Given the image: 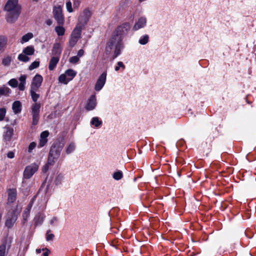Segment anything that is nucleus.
Instances as JSON below:
<instances>
[{
  "label": "nucleus",
  "mask_w": 256,
  "mask_h": 256,
  "mask_svg": "<svg viewBox=\"0 0 256 256\" xmlns=\"http://www.w3.org/2000/svg\"><path fill=\"white\" fill-rule=\"evenodd\" d=\"M50 166L48 164V162L42 168V172H46L48 170V166Z\"/></svg>",
  "instance_id": "52"
},
{
  "label": "nucleus",
  "mask_w": 256,
  "mask_h": 256,
  "mask_svg": "<svg viewBox=\"0 0 256 256\" xmlns=\"http://www.w3.org/2000/svg\"><path fill=\"white\" fill-rule=\"evenodd\" d=\"M76 144L74 142H70L66 148V154H70L74 152L76 149Z\"/></svg>",
  "instance_id": "22"
},
{
  "label": "nucleus",
  "mask_w": 256,
  "mask_h": 256,
  "mask_svg": "<svg viewBox=\"0 0 256 256\" xmlns=\"http://www.w3.org/2000/svg\"><path fill=\"white\" fill-rule=\"evenodd\" d=\"M82 15L84 17L86 18H88L89 20L90 16H91V12L88 10H85Z\"/></svg>",
  "instance_id": "45"
},
{
  "label": "nucleus",
  "mask_w": 256,
  "mask_h": 256,
  "mask_svg": "<svg viewBox=\"0 0 256 256\" xmlns=\"http://www.w3.org/2000/svg\"><path fill=\"white\" fill-rule=\"evenodd\" d=\"M106 78V72H103L98 78L95 84L94 89L96 91H100L104 86Z\"/></svg>",
  "instance_id": "8"
},
{
  "label": "nucleus",
  "mask_w": 256,
  "mask_h": 256,
  "mask_svg": "<svg viewBox=\"0 0 256 256\" xmlns=\"http://www.w3.org/2000/svg\"><path fill=\"white\" fill-rule=\"evenodd\" d=\"M42 251H46L43 254V256H48L50 252V250L48 248H42Z\"/></svg>",
  "instance_id": "49"
},
{
  "label": "nucleus",
  "mask_w": 256,
  "mask_h": 256,
  "mask_svg": "<svg viewBox=\"0 0 256 256\" xmlns=\"http://www.w3.org/2000/svg\"><path fill=\"white\" fill-rule=\"evenodd\" d=\"M40 62L39 61H34L32 63V64L29 66V70H32L34 68H36L39 66Z\"/></svg>",
  "instance_id": "39"
},
{
  "label": "nucleus",
  "mask_w": 256,
  "mask_h": 256,
  "mask_svg": "<svg viewBox=\"0 0 256 256\" xmlns=\"http://www.w3.org/2000/svg\"><path fill=\"white\" fill-rule=\"evenodd\" d=\"M120 68H122L123 70H124L125 68V66L124 65L123 62H118L117 63V66H116L115 68H114L115 70L118 71L120 70Z\"/></svg>",
  "instance_id": "43"
},
{
  "label": "nucleus",
  "mask_w": 256,
  "mask_h": 256,
  "mask_svg": "<svg viewBox=\"0 0 256 256\" xmlns=\"http://www.w3.org/2000/svg\"><path fill=\"white\" fill-rule=\"evenodd\" d=\"M82 29L81 26H76L72 32L70 36L79 40L81 36Z\"/></svg>",
  "instance_id": "17"
},
{
  "label": "nucleus",
  "mask_w": 256,
  "mask_h": 256,
  "mask_svg": "<svg viewBox=\"0 0 256 256\" xmlns=\"http://www.w3.org/2000/svg\"><path fill=\"white\" fill-rule=\"evenodd\" d=\"M8 158H12L14 157V153L13 152H9L7 154Z\"/></svg>",
  "instance_id": "51"
},
{
  "label": "nucleus",
  "mask_w": 256,
  "mask_h": 256,
  "mask_svg": "<svg viewBox=\"0 0 256 256\" xmlns=\"http://www.w3.org/2000/svg\"><path fill=\"white\" fill-rule=\"evenodd\" d=\"M149 36L148 34H145L142 36L139 39L138 42L142 45L146 44L149 41Z\"/></svg>",
  "instance_id": "27"
},
{
  "label": "nucleus",
  "mask_w": 256,
  "mask_h": 256,
  "mask_svg": "<svg viewBox=\"0 0 256 256\" xmlns=\"http://www.w3.org/2000/svg\"><path fill=\"white\" fill-rule=\"evenodd\" d=\"M62 52V48L60 46V44L59 43H56L53 46L52 50V54L54 55V56H58L60 58V56Z\"/></svg>",
  "instance_id": "15"
},
{
  "label": "nucleus",
  "mask_w": 256,
  "mask_h": 256,
  "mask_svg": "<svg viewBox=\"0 0 256 256\" xmlns=\"http://www.w3.org/2000/svg\"><path fill=\"white\" fill-rule=\"evenodd\" d=\"M40 104L39 103H34L32 106V124L36 125L40 119Z\"/></svg>",
  "instance_id": "6"
},
{
  "label": "nucleus",
  "mask_w": 256,
  "mask_h": 256,
  "mask_svg": "<svg viewBox=\"0 0 256 256\" xmlns=\"http://www.w3.org/2000/svg\"><path fill=\"white\" fill-rule=\"evenodd\" d=\"M46 24L48 25V26H50L52 24V22L50 20H48L46 21Z\"/></svg>",
  "instance_id": "53"
},
{
  "label": "nucleus",
  "mask_w": 256,
  "mask_h": 256,
  "mask_svg": "<svg viewBox=\"0 0 256 256\" xmlns=\"http://www.w3.org/2000/svg\"><path fill=\"white\" fill-rule=\"evenodd\" d=\"M38 90H34L30 88V94L32 97V100L35 102V103H36V101L40 98V94L36 93V92Z\"/></svg>",
  "instance_id": "28"
},
{
  "label": "nucleus",
  "mask_w": 256,
  "mask_h": 256,
  "mask_svg": "<svg viewBox=\"0 0 256 256\" xmlns=\"http://www.w3.org/2000/svg\"><path fill=\"white\" fill-rule=\"evenodd\" d=\"M123 177V174L121 170H117L112 174V178L116 180L122 179Z\"/></svg>",
  "instance_id": "30"
},
{
  "label": "nucleus",
  "mask_w": 256,
  "mask_h": 256,
  "mask_svg": "<svg viewBox=\"0 0 256 256\" xmlns=\"http://www.w3.org/2000/svg\"><path fill=\"white\" fill-rule=\"evenodd\" d=\"M48 135L49 132L47 130L44 131L40 134L38 148L43 147L47 143Z\"/></svg>",
  "instance_id": "10"
},
{
  "label": "nucleus",
  "mask_w": 256,
  "mask_h": 256,
  "mask_svg": "<svg viewBox=\"0 0 256 256\" xmlns=\"http://www.w3.org/2000/svg\"><path fill=\"white\" fill-rule=\"evenodd\" d=\"M36 144L34 142H31L28 148V152L31 153L32 150L35 148Z\"/></svg>",
  "instance_id": "46"
},
{
  "label": "nucleus",
  "mask_w": 256,
  "mask_h": 256,
  "mask_svg": "<svg viewBox=\"0 0 256 256\" xmlns=\"http://www.w3.org/2000/svg\"><path fill=\"white\" fill-rule=\"evenodd\" d=\"M90 124L96 128H99L102 124V121L98 117H94L90 121Z\"/></svg>",
  "instance_id": "23"
},
{
  "label": "nucleus",
  "mask_w": 256,
  "mask_h": 256,
  "mask_svg": "<svg viewBox=\"0 0 256 256\" xmlns=\"http://www.w3.org/2000/svg\"><path fill=\"white\" fill-rule=\"evenodd\" d=\"M8 243V240L6 238H5L0 245V256H5L6 246Z\"/></svg>",
  "instance_id": "20"
},
{
  "label": "nucleus",
  "mask_w": 256,
  "mask_h": 256,
  "mask_svg": "<svg viewBox=\"0 0 256 256\" xmlns=\"http://www.w3.org/2000/svg\"><path fill=\"white\" fill-rule=\"evenodd\" d=\"M50 230H48L46 233V240L47 241L52 240L54 237V236L52 234H50Z\"/></svg>",
  "instance_id": "41"
},
{
  "label": "nucleus",
  "mask_w": 256,
  "mask_h": 256,
  "mask_svg": "<svg viewBox=\"0 0 256 256\" xmlns=\"http://www.w3.org/2000/svg\"><path fill=\"white\" fill-rule=\"evenodd\" d=\"M11 90L9 88L5 86L0 87V97L2 96H8Z\"/></svg>",
  "instance_id": "21"
},
{
  "label": "nucleus",
  "mask_w": 256,
  "mask_h": 256,
  "mask_svg": "<svg viewBox=\"0 0 256 256\" xmlns=\"http://www.w3.org/2000/svg\"><path fill=\"white\" fill-rule=\"evenodd\" d=\"M26 76L25 74L22 75L19 78V80L20 81V83L18 84V89L21 91H23L25 89V84H26Z\"/></svg>",
  "instance_id": "19"
},
{
  "label": "nucleus",
  "mask_w": 256,
  "mask_h": 256,
  "mask_svg": "<svg viewBox=\"0 0 256 256\" xmlns=\"http://www.w3.org/2000/svg\"><path fill=\"white\" fill-rule=\"evenodd\" d=\"M65 74L69 79H70L71 80L76 76V73L74 70L72 69H68L66 71Z\"/></svg>",
  "instance_id": "29"
},
{
  "label": "nucleus",
  "mask_w": 256,
  "mask_h": 256,
  "mask_svg": "<svg viewBox=\"0 0 256 256\" xmlns=\"http://www.w3.org/2000/svg\"><path fill=\"white\" fill-rule=\"evenodd\" d=\"M17 210L16 208H12L8 211L6 216V226L8 228H12L17 219Z\"/></svg>",
  "instance_id": "5"
},
{
  "label": "nucleus",
  "mask_w": 256,
  "mask_h": 256,
  "mask_svg": "<svg viewBox=\"0 0 256 256\" xmlns=\"http://www.w3.org/2000/svg\"><path fill=\"white\" fill-rule=\"evenodd\" d=\"M74 7H75V6H77V4H76V2H74Z\"/></svg>",
  "instance_id": "55"
},
{
  "label": "nucleus",
  "mask_w": 256,
  "mask_h": 256,
  "mask_svg": "<svg viewBox=\"0 0 256 256\" xmlns=\"http://www.w3.org/2000/svg\"><path fill=\"white\" fill-rule=\"evenodd\" d=\"M96 104V96L94 95H92L90 97L88 102L86 106V108L88 111L93 110L95 108Z\"/></svg>",
  "instance_id": "12"
},
{
  "label": "nucleus",
  "mask_w": 256,
  "mask_h": 256,
  "mask_svg": "<svg viewBox=\"0 0 256 256\" xmlns=\"http://www.w3.org/2000/svg\"><path fill=\"white\" fill-rule=\"evenodd\" d=\"M43 220H44V218H42L41 222H40V224H41Z\"/></svg>",
  "instance_id": "56"
},
{
  "label": "nucleus",
  "mask_w": 256,
  "mask_h": 256,
  "mask_svg": "<svg viewBox=\"0 0 256 256\" xmlns=\"http://www.w3.org/2000/svg\"><path fill=\"white\" fill-rule=\"evenodd\" d=\"M27 56L22 52L18 55V58L20 61L26 62L30 60V58Z\"/></svg>",
  "instance_id": "33"
},
{
  "label": "nucleus",
  "mask_w": 256,
  "mask_h": 256,
  "mask_svg": "<svg viewBox=\"0 0 256 256\" xmlns=\"http://www.w3.org/2000/svg\"><path fill=\"white\" fill-rule=\"evenodd\" d=\"M58 80L61 83L67 84L70 81V79H69V78L64 74L60 75L58 78Z\"/></svg>",
  "instance_id": "26"
},
{
  "label": "nucleus",
  "mask_w": 256,
  "mask_h": 256,
  "mask_svg": "<svg viewBox=\"0 0 256 256\" xmlns=\"http://www.w3.org/2000/svg\"><path fill=\"white\" fill-rule=\"evenodd\" d=\"M130 28V25L128 22L124 23L116 28L106 42L105 48L106 55L112 54V58L114 60L121 54L122 50L124 48L122 40Z\"/></svg>",
  "instance_id": "1"
},
{
  "label": "nucleus",
  "mask_w": 256,
  "mask_h": 256,
  "mask_svg": "<svg viewBox=\"0 0 256 256\" xmlns=\"http://www.w3.org/2000/svg\"><path fill=\"white\" fill-rule=\"evenodd\" d=\"M18 0H8L4 6V10L8 12L6 20L10 23L14 22L19 16L21 6L18 4Z\"/></svg>",
  "instance_id": "2"
},
{
  "label": "nucleus",
  "mask_w": 256,
  "mask_h": 256,
  "mask_svg": "<svg viewBox=\"0 0 256 256\" xmlns=\"http://www.w3.org/2000/svg\"><path fill=\"white\" fill-rule=\"evenodd\" d=\"M12 62L11 57L10 56H6L2 59V64L4 66H8Z\"/></svg>",
  "instance_id": "35"
},
{
  "label": "nucleus",
  "mask_w": 256,
  "mask_h": 256,
  "mask_svg": "<svg viewBox=\"0 0 256 256\" xmlns=\"http://www.w3.org/2000/svg\"><path fill=\"white\" fill-rule=\"evenodd\" d=\"M32 207V204H29L28 206V208L26 210H25L24 214V218L26 220V218H25V216L27 217L28 215L29 214L30 210Z\"/></svg>",
  "instance_id": "47"
},
{
  "label": "nucleus",
  "mask_w": 256,
  "mask_h": 256,
  "mask_svg": "<svg viewBox=\"0 0 256 256\" xmlns=\"http://www.w3.org/2000/svg\"><path fill=\"white\" fill-rule=\"evenodd\" d=\"M88 19L84 18L82 14L78 18V22L76 26H81L82 28L84 26L87 24Z\"/></svg>",
  "instance_id": "24"
},
{
  "label": "nucleus",
  "mask_w": 256,
  "mask_h": 256,
  "mask_svg": "<svg viewBox=\"0 0 256 256\" xmlns=\"http://www.w3.org/2000/svg\"><path fill=\"white\" fill-rule=\"evenodd\" d=\"M80 58H78V56H73L70 58L69 60V62L72 64H76L78 62Z\"/></svg>",
  "instance_id": "42"
},
{
  "label": "nucleus",
  "mask_w": 256,
  "mask_h": 256,
  "mask_svg": "<svg viewBox=\"0 0 256 256\" xmlns=\"http://www.w3.org/2000/svg\"><path fill=\"white\" fill-rule=\"evenodd\" d=\"M60 58L58 56H52L51 58L48 65V69L50 70H53L55 68Z\"/></svg>",
  "instance_id": "16"
},
{
  "label": "nucleus",
  "mask_w": 256,
  "mask_h": 256,
  "mask_svg": "<svg viewBox=\"0 0 256 256\" xmlns=\"http://www.w3.org/2000/svg\"><path fill=\"white\" fill-rule=\"evenodd\" d=\"M84 52L82 49H80L78 51L77 56L80 57L82 56L84 54Z\"/></svg>",
  "instance_id": "50"
},
{
  "label": "nucleus",
  "mask_w": 256,
  "mask_h": 256,
  "mask_svg": "<svg viewBox=\"0 0 256 256\" xmlns=\"http://www.w3.org/2000/svg\"><path fill=\"white\" fill-rule=\"evenodd\" d=\"M6 114V109L4 108H0V121H2L4 120Z\"/></svg>",
  "instance_id": "40"
},
{
  "label": "nucleus",
  "mask_w": 256,
  "mask_h": 256,
  "mask_svg": "<svg viewBox=\"0 0 256 256\" xmlns=\"http://www.w3.org/2000/svg\"><path fill=\"white\" fill-rule=\"evenodd\" d=\"M54 16L59 25H62L64 18L62 14V10L60 6L55 7L53 10Z\"/></svg>",
  "instance_id": "7"
},
{
  "label": "nucleus",
  "mask_w": 256,
  "mask_h": 256,
  "mask_svg": "<svg viewBox=\"0 0 256 256\" xmlns=\"http://www.w3.org/2000/svg\"><path fill=\"white\" fill-rule=\"evenodd\" d=\"M8 202H13L16 199V188H10L8 190Z\"/></svg>",
  "instance_id": "14"
},
{
  "label": "nucleus",
  "mask_w": 256,
  "mask_h": 256,
  "mask_svg": "<svg viewBox=\"0 0 256 256\" xmlns=\"http://www.w3.org/2000/svg\"><path fill=\"white\" fill-rule=\"evenodd\" d=\"M55 30L58 36H62L64 34L65 30L64 28L60 26V25L56 26L55 28Z\"/></svg>",
  "instance_id": "32"
},
{
  "label": "nucleus",
  "mask_w": 256,
  "mask_h": 256,
  "mask_svg": "<svg viewBox=\"0 0 256 256\" xmlns=\"http://www.w3.org/2000/svg\"><path fill=\"white\" fill-rule=\"evenodd\" d=\"M57 222L58 218L56 217H53L50 221V223L52 226H54Z\"/></svg>",
  "instance_id": "48"
},
{
  "label": "nucleus",
  "mask_w": 256,
  "mask_h": 256,
  "mask_svg": "<svg viewBox=\"0 0 256 256\" xmlns=\"http://www.w3.org/2000/svg\"><path fill=\"white\" fill-rule=\"evenodd\" d=\"M64 144L60 141L55 142L51 146L48 158V164L54 166L60 156Z\"/></svg>",
  "instance_id": "3"
},
{
  "label": "nucleus",
  "mask_w": 256,
  "mask_h": 256,
  "mask_svg": "<svg viewBox=\"0 0 256 256\" xmlns=\"http://www.w3.org/2000/svg\"><path fill=\"white\" fill-rule=\"evenodd\" d=\"M4 128L6 131L3 134L4 138L5 141H10L14 134V128L10 126H6Z\"/></svg>",
  "instance_id": "13"
},
{
  "label": "nucleus",
  "mask_w": 256,
  "mask_h": 256,
  "mask_svg": "<svg viewBox=\"0 0 256 256\" xmlns=\"http://www.w3.org/2000/svg\"><path fill=\"white\" fill-rule=\"evenodd\" d=\"M43 80L42 76L39 74H36L33 78L30 86V88L34 90H38L42 85Z\"/></svg>",
  "instance_id": "9"
},
{
  "label": "nucleus",
  "mask_w": 256,
  "mask_h": 256,
  "mask_svg": "<svg viewBox=\"0 0 256 256\" xmlns=\"http://www.w3.org/2000/svg\"><path fill=\"white\" fill-rule=\"evenodd\" d=\"M64 179V176L62 174H58L54 182L56 185L60 184Z\"/></svg>",
  "instance_id": "38"
},
{
  "label": "nucleus",
  "mask_w": 256,
  "mask_h": 256,
  "mask_svg": "<svg viewBox=\"0 0 256 256\" xmlns=\"http://www.w3.org/2000/svg\"><path fill=\"white\" fill-rule=\"evenodd\" d=\"M78 39H77L75 38H73L70 36V40H69V45L71 48L74 47L76 44L77 43Z\"/></svg>",
  "instance_id": "37"
},
{
  "label": "nucleus",
  "mask_w": 256,
  "mask_h": 256,
  "mask_svg": "<svg viewBox=\"0 0 256 256\" xmlns=\"http://www.w3.org/2000/svg\"><path fill=\"white\" fill-rule=\"evenodd\" d=\"M39 164L34 162L26 166L24 171L23 176L24 178L29 179L38 170Z\"/></svg>",
  "instance_id": "4"
},
{
  "label": "nucleus",
  "mask_w": 256,
  "mask_h": 256,
  "mask_svg": "<svg viewBox=\"0 0 256 256\" xmlns=\"http://www.w3.org/2000/svg\"><path fill=\"white\" fill-rule=\"evenodd\" d=\"M33 37V34L32 33L29 32L28 33L22 36L21 43L23 44L24 42H28L30 39H31Z\"/></svg>",
  "instance_id": "31"
},
{
  "label": "nucleus",
  "mask_w": 256,
  "mask_h": 256,
  "mask_svg": "<svg viewBox=\"0 0 256 256\" xmlns=\"http://www.w3.org/2000/svg\"><path fill=\"white\" fill-rule=\"evenodd\" d=\"M6 44V38L3 36H0V52L4 48Z\"/></svg>",
  "instance_id": "34"
},
{
  "label": "nucleus",
  "mask_w": 256,
  "mask_h": 256,
  "mask_svg": "<svg viewBox=\"0 0 256 256\" xmlns=\"http://www.w3.org/2000/svg\"><path fill=\"white\" fill-rule=\"evenodd\" d=\"M146 24V18L141 17L138 18V20L132 29L134 30H138L145 26Z\"/></svg>",
  "instance_id": "11"
},
{
  "label": "nucleus",
  "mask_w": 256,
  "mask_h": 256,
  "mask_svg": "<svg viewBox=\"0 0 256 256\" xmlns=\"http://www.w3.org/2000/svg\"><path fill=\"white\" fill-rule=\"evenodd\" d=\"M8 84L12 88H16L18 86V81L16 78H12L8 82Z\"/></svg>",
  "instance_id": "36"
},
{
  "label": "nucleus",
  "mask_w": 256,
  "mask_h": 256,
  "mask_svg": "<svg viewBox=\"0 0 256 256\" xmlns=\"http://www.w3.org/2000/svg\"><path fill=\"white\" fill-rule=\"evenodd\" d=\"M66 7L67 10L69 12H72L73 11V10L72 8V2L70 1V0H68L66 2Z\"/></svg>",
  "instance_id": "44"
},
{
  "label": "nucleus",
  "mask_w": 256,
  "mask_h": 256,
  "mask_svg": "<svg viewBox=\"0 0 256 256\" xmlns=\"http://www.w3.org/2000/svg\"><path fill=\"white\" fill-rule=\"evenodd\" d=\"M42 250H41V249H36V252L38 254H40Z\"/></svg>",
  "instance_id": "54"
},
{
  "label": "nucleus",
  "mask_w": 256,
  "mask_h": 256,
  "mask_svg": "<svg viewBox=\"0 0 256 256\" xmlns=\"http://www.w3.org/2000/svg\"><path fill=\"white\" fill-rule=\"evenodd\" d=\"M34 49L33 46H28L26 48H25L23 50L22 52L26 54L28 56H32L34 54Z\"/></svg>",
  "instance_id": "25"
},
{
  "label": "nucleus",
  "mask_w": 256,
  "mask_h": 256,
  "mask_svg": "<svg viewBox=\"0 0 256 256\" xmlns=\"http://www.w3.org/2000/svg\"><path fill=\"white\" fill-rule=\"evenodd\" d=\"M12 109L15 114L20 113L22 110V104L20 101H15L12 105Z\"/></svg>",
  "instance_id": "18"
}]
</instances>
